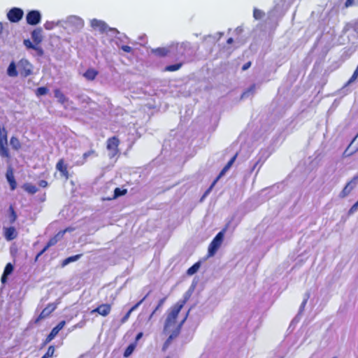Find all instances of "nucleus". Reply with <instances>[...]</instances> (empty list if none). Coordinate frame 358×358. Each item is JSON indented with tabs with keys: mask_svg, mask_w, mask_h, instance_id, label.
<instances>
[{
	"mask_svg": "<svg viewBox=\"0 0 358 358\" xmlns=\"http://www.w3.org/2000/svg\"><path fill=\"white\" fill-rule=\"evenodd\" d=\"M33 66L27 59H21L17 62H11L7 69V74L10 77H17L19 74L27 78L32 74Z\"/></svg>",
	"mask_w": 358,
	"mask_h": 358,
	"instance_id": "nucleus-1",
	"label": "nucleus"
},
{
	"mask_svg": "<svg viewBox=\"0 0 358 358\" xmlns=\"http://www.w3.org/2000/svg\"><path fill=\"white\" fill-rule=\"evenodd\" d=\"M188 298L186 297L182 300L178 301L175 305L171 306L167 311V316L164 326V331H168L171 328L173 327L176 323L178 315L185 306Z\"/></svg>",
	"mask_w": 358,
	"mask_h": 358,
	"instance_id": "nucleus-2",
	"label": "nucleus"
},
{
	"mask_svg": "<svg viewBox=\"0 0 358 358\" xmlns=\"http://www.w3.org/2000/svg\"><path fill=\"white\" fill-rule=\"evenodd\" d=\"M0 157L7 162H10L12 158L8 146V131L3 124H0Z\"/></svg>",
	"mask_w": 358,
	"mask_h": 358,
	"instance_id": "nucleus-3",
	"label": "nucleus"
},
{
	"mask_svg": "<svg viewBox=\"0 0 358 358\" xmlns=\"http://www.w3.org/2000/svg\"><path fill=\"white\" fill-rule=\"evenodd\" d=\"M224 238V231H220L213 239L210 243L208 249V257H213L215 255L217 250L222 245Z\"/></svg>",
	"mask_w": 358,
	"mask_h": 358,
	"instance_id": "nucleus-4",
	"label": "nucleus"
},
{
	"mask_svg": "<svg viewBox=\"0 0 358 358\" xmlns=\"http://www.w3.org/2000/svg\"><path fill=\"white\" fill-rule=\"evenodd\" d=\"M120 141L117 136H112L108 138L106 141V148L110 152V157L113 158L119 155Z\"/></svg>",
	"mask_w": 358,
	"mask_h": 358,
	"instance_id": "nucleus-5",
	"label": "nucleus"
},
{
	"mask_svg": "<svg viewBox=\"0 0 358 358\" xmlns=\"http://www.w3.org/2000/svg\"><path fill=\"white\" fill-rule=\"evenodd\" d=\"M185 320H186V317L181 321V322L180 324H178L177 325V327L175 328V329L172 331V333L170 334V336L166 340V341L164 342V343L162 346L163 351H166L169 348V347L171 345L173 340L179 336V334L180 333L182 325L184 323Z\"/></svg>",
	"mask_w": 358,
	"mask_h": 358,
	"instance_id": "nucleus-6",
	"label": "nucleus"
},
{
	"mask_svg": "<svg viewBox=\"0 0 358 358\" xmlns=\"http://www.w3.org/2000/svg\"><path fill=\"white\" fill-rule=\"evenodd\" d=\"M358 152V133L352 138L343 153V157H349Z\"/></svg>",
	"mask_w": 358,
	"mask_h": 358,
	"instance_id": "nucleus-7",
	"label": "nucleus"
},
{
	"mask_svg": "<svg viewBox=\"0 0 358 358\" xmlns=\"http://www.w3.org/2000/svg\"><path fill=\"white\" fill-rule=\"evenodd\" d=\"M24 15L23 10L20 8H12L7 13V18L10 22H18L22 18Z\"/></svg>",
	"mask_w": 358,
	"mask_h": 358,
	"instance_id": "nucleus-8",
	"label": "nucleus"
},
{
	"mask_svg": "<svg viewBox=\"0 0 358 358\" xmlns=\"http://www.w3.org/2000/svg\"><path fill=\"white\" fill-rule=\"evenodd\" d=\"M57 304L55 303H48L41 311L38 317L35 320V323H38L41 320L49 317L57 308Z\"/></svg>",
	"mask_w": 358,
	"mask_h": 358,
	"instance_id": "nucleus-9",
	"label": "nucleus"
},
{
	"mask_svg": "<svg viewBox=\"0 0 358 358\" xmlns=\"http://www.w3.org/2000/svg\"><path fill=\"white\" fill-rule=\"evenodd\" d=\"M27 23L29 25H36L41 20V15L38 10L29 11L26 15Z\"/></svg>",
	"mask_w": 358,
	"mask_h": 358,
	"instance_id": "nucleus-10",
	"label": "nucleus"
},
{
	"mask_svg": "<svg viewBox=\"0 0 358 358\" xmlns=\"http://www.w3.org/2000/svg\"><path fill=\"white\" fill-rule=\"evenodd\" d=\"M90 25L94 30H97L101 33H107L110 29L105 22L95 18L90 21Z\"/></svg>",
	"mask_w": 358,
	"mask_h": 358,
	"instance_id": "nucleus-11",
	"label": "nucleus"
},
{
	"mask_svg": "<svg viewBox=\"0 0 358 358\" xmlns=\"http://www.w3.org/2000/svg\"><path fill=\"white\" fill-rule=\"evenodd\" d=\"M358 181V176H354L350 181H349L342 191L339 194V197L343 199L350 194L355 187V185Z\"/></svg>",
	"mask_w": 358,
	"mask_h": 358,
	"instance_id": "nucleus-12",
	"label": "nucleus"
},
{
	"mask_svg": "<svg viewBox=\"0 0 358 358\" xmlns=\"http://www.w3.org/2000/svg\"><path fill=\"white\" fill-rule=\"evenodd\" d=\"M111 309L112 307L110 303H102L93 309L91 311V313L93 314L96 313L103 317H106L110 314Z\"/></svg>",
	"mask_w": 358,
	"mask_h": 358,
	"instance_id": "nucleus-13",
	"label": "nucleus"
},
{
	"mask_svg": "<svg viewBox=\"0 0 358 358\" xmlns=\"http://www.w3.org/2000/svg\"><path fill=\"white\" fill-rule=\"evenodd\" d=\"M56 169L60 172L61 176L66 180H68L70 177V174L68 171L67 164H65L63 158L59 159L56 164Z\"/></svg>",
	"mask_w": 358,
	"mask_h": 358,
	"instance_id": "nucleus-14",
	"label": "nucleus"
},
{
	"mask_svg": "<svg viewBox=\"0 0 358 358\" xmlns=\"http://www.w3.org/2000/svg\"><path fill=\"white\" fill-rule=\"evenodd\" d=\"M6 177L8 182L9 183L11 190H15L17 187V182L14 177V171L11 165H9L7 168Z\"/></svg>",
	"mask_w": 358,
	"mask_h": 358,
	"instance_id": "nucleus-15",
	"label": "nucleus"
},
{
	"mask_svg": "<svg viewBox=\"0 0 358 358\" xmlns=\"http://www.w3.org/2000/svg\"><path fill=\"white\" fill-rule=\"evenodd\" d=\"M3 234L5 238L8 241L14 240L17 236V232L14 227H5Z\"/></svg>",
	"mask_w": 358,
	"mask_h": 358,
	"instance_id": "nucleus-16",
	"label": "nucleus"
},
{
	"mask_svg": "<svg viewBox=\"0 0 358 358\" xmlns=\"http://www.w3.org/2000/svg\"><path fill=\"white\" fill-rule=\"evenodd\" d=\"M41 34L42 29L41 28L36 29L31 32V38L36 45L41 43L43 40Z\"/></svg>",
	"mask_w": 358,
	"mask_h": 358,
	"instance_id": "nucleus-17",
	"label": "nucleus"
},
{
	"mask_svg": "<svg viewBox=\"0 0 358 358\" xmlns=\"http://www.w3.org/2000/svg\"><path fill=\"white\" fill-rule=\"evenodd\" d=\"M238 153L236 152L234 156L227 162V164L224 166V168L222 169L219 175L217 176L218 178L220 179V178L225 174V173L231 167L233 164L234 163L235 160L237 158Z\"/></svg>",
	"mask_w": 358,
	"mask_h": 358,
	"instance_id": "nucleus-18",
	"label": "nucleus"
},
{
	"mask_svg": "<svg viewBox=\"0 0 358 358\" xmlns=\"http://www.w3.org/2000/svg\"><path fill=\"white\" fill-rule=\"evenodd\" d=\"M152 53L159 57H164L169 53V50L167 48H157L152 49Z\"/></svg>",
	"mask_w": 358,
	"mask_h": 358,
	"instance_id": "nucleus-19",
	"label": "nucleus"
},
{
	"mask_svg": "<svg viewBox=\"0 0 358 358\" xmlns=\"http://www.w3.org/2000/svg\"><path fill=\"white\" fill-rule=\"evenodd\" d=\"M99 74V72L97 70L94 69L90 68L87 69V71L84 73L83 76L87 80L92 81L94 80L97 75Z\"/></svg>",
	"mask_w": 358,
	"mask_h": 358,
	"instance_id": "nucleus-20",
	"label": "nucleus"
},
{
	"mask_svg": "<svg viewBox=\"0 0 358 358\" xmlns=\"http://www.w3.org/2000/svg\"><path fill=\"white\" fill-rule=\"evenodd\" d=\"M9 142L13 150L19 151L21 149L22 143L17 136H11Z\"/></svg>",
	"mask_w": 358,
	"mask_h": 358,
	"instance_id": "nucleus-21",
	"label": "nucleus"
},
{
	"mask_svg": "<svg viewBox=\"0 0 358 358\" xmlns=\"http://www.w3.org/2000/svg\"><path fill=\"white\" fill-rule=\"evenodd\" d=\"M55 96L58 99V101L61 104H64L68 101V98L64 94V93L59 89H55L54 90Z\"/></svg>",
	"mask_w": 358,
	"mask_h": 358,
	"instance_id": "nucleus-22",
	"label": "nucleus"
},
{
	"mask_svg": "<svg viewBox=\"0 0 358 358\" xmlns=\"http://www.w3.org/2000/svg\"><path fill=\"white\" fill-rule=\"evenodd\" d=\"M127 189H120L119 187H116L115 189H114V194L112 198H110L108 199L109 200L110 199H115L120 196H124L125 194H127Z\"/></svg>",
	"mask_w": 358,
	"mask_h": 358,
	"instance_id": "nucleus-23",
	"label": "nucleus"
},
{
	"mask_svg": "<svg viewBox=\"0 0 358 358\" xmlns=\"http://www.w3.org/2000/svg\"><path fill=\"white\" fill-rule=\"evenodd\" d=\"M82 255H83L82 254H78V255H76L71 256V257L66 258L65 259L63 260V262L62 263V266L64 267L71 262L77 261L82 257Z\"/></svg>",
	"mask_w": 358,
	"mask_h": 358,
	"instance_id": "nucleus-24",
	"label": "nucleus"
},
{
	"mask_svg": "<svg viewBox=\"0 0 358 358\" xmlns=\"http://www.w3.org/2000/svg\"><path fill=\"white\" fill-rule=\"evenodd\" d=\"M59 236L60 233H58L53 237L50 238V240L46 243V245H45V249H49L50 247L55 245L59 241Z\"/></svg>",
	"mask_w": 358,
	"mask_h": 358,
	"instance_id": "nucleus-25",
	"label": "nucleus"
},
{
	"mask_svg": "<svg viewBox=\"0 0 358 358\" xmlns=\"http://www.w3.org/2000/svg\"><path fill=\"white\" fill-rule=\"evenodd\" d=\"M23 188L27 192H28L31 194H34L36 193L38 191V188L34 185H33L31 183H25L23 185Z\"/></svg>",
	"mask_w": 358,
	"mask_h": 358,
	"instance_id": "nucleus-26",
	"label": "nucleus"
},
{
	"mask_svg": "<svg viewBox=\"0 0 358 358\" xmlns=\"http://www.w3.org/2000/svg\"><path fill=\"white\" fill-rule=\"evenodd\" d=\"M58 334V332L55 329H52L50 331V333L47 336L45 339L44 340L43 343V345L45 346L48 343H49L52 339L55 338V336Z\"/></svg>",
	"mask_w": 358,
	"mask_h": 358,
	"instance_id": "nucleus-27",
	"label": "nucleus"
},
{
	"mask_svg": "<svg viewBox=\"0 0 358 358\" xmlns=\"http://www.w3.org/2000/svg\"><path fill=\"white\" fill-rule=\"evenodd\" d=\"M183 65L182 62L177 63L175 64L168 65L164 68V71H176L179 70Z\"/></svg>",
	"mask_w": 358,
	"mask_h": 358,
	"instance_id": "nucleus-28",
	"label": "nucleus"
},
{
	"mask_svg": "<svg viewBox=\"0 0 358 358\" xmlns=\"http://www.w3.org/2000/svg\"><path fill=\"white\" fill-rule=\"evenodd\" d=\"M9 213H10V215H9V222L10 224H13L17 218V213L14 209V207L13 206V205H10L9 206Z\"/></svg>",
	"mask_w": 358,
	"mask_h": 358,
	"instance_id": "nucleus-29",
	"label": "nucleus"
},
{
	"mask_svg": "<svg viewBox=\"0 0 358 358\" xmlns=\"http://www.w3.org/2000/svg\"><path fill=\"white\" fill-rule=\"evenodd\" d=\"M136 347V343H132L129 344L127 347V348L125 349V350L124 352V354H123L124 357H129L134 351Z\"/></svg>",
	"mask_w": 358,
	"mask_h": 358,
	"instance_id": "nucleus-30",
	"label": "nucleus"
},
{
	"mask_svg": "<svg viewBox=\"0 0 358 358\" xmlns=\"http://www.w3.org/2000/svg\"><path fill=\"white\" fill-rule=\"evenodd\" d=\"M200 266L201 264L199 262H196L187 269V274L189 275H192L193 274L196 273L200 268Z\"/></svg>",
	"mask_w": 358,
	"mask_h": 358,
	"instance_id": "nucleus-31",
	"label": "nucleus"
},
{
	"mask_svg": "<svg viewBox=\"0 0 358 358\" xmlns=\"http://www.w3.org/2000/svg\"><path fill=\"white\" fill-rule=\"evenodd\" d=\"M265 15V13L264 11H262L260 9H258L257 8H255L253 9V17L255 20H261L264 17Z\"/></svg>",
	"mask_w": 358,
	"mask_h": 358,
	"instance_id": "nucleus-32",
	"label": "nucleus"
},
{
	"mask_svg": "<svg viewBox=\"0 0 358 358\" xmlns=\"http://www.w3.org/2000/svg\"><path fill=\"white\" fill-rule=\"evenodd\" d=\"M92 155L97 156L98 155L94 150H88L87 152H85V153H83V162H82V164H83L87 161V159Z\"/></svg>",
	"mask_w": 358,
	"mask_h": 358,
	"instance_id": "nucleus-33",
	"label": "nucleus"
},
{
	"mask_svg": "<svg viewBox=\"0 0 358 358\" xmlns=\"http://www.w3.org/2000/svg\"><path fill=\"white\" fill-rule=\"evenodd\" d=\"M55 352V348L54 345H50L48 347L47 352L44 354V355L41 358H49L54 355Z\"/></svg>",
	"mask_w": 358,
	"mask_h": 358,
	"instance_id": "nucleus-34",
	"label": "nucleus"
},
{
	"mask_svg": "<svg viewBox=\"0 0 358 358\" xmlns=\"http://www.w3.org/2000/svg\"><path fill=\"white\" fill-rule=\"evenodd\" d=\"M352 6H358V0H346L344 3L343 8H348Z\"/></svg>",
	"mask_w": 358,
	"mask_h": 358,
	"instance_id": "nucleus-35",
	"label": "nucleus"
},
{
	"mask_svg": "<svg viewBox=\"0 0 358 358\" xmlns=\"http://www.w3.org/2000/svg\"><path fill=\"white\" fill-rule=\"evenodd\" d=\"M48 89L46 87H40L36 89V94L38 96L45 95L48 94Z\"/></svg>",
	"mask_w": 358,
	"mask_h": 358,
	"instance_id": "nucleus-36",
	"label": "nucleus"
},
{
	"mask_svg": "<svg viewBox=\"0 0 358 358\" xmlns=\"http://www.w3.org/2000/svg\"><path fill=\"white\" fill-rule=\"evenodd\" d=\"M219 180H220V178H218V177L217 176L216 178L212 182V184L210 185V186L206 190V192H204V194L203 195V197L206 196L212 191L213 188L214 187V186L215 185V184L217 182V181Z\"/></svg>",
	"mask_w": 358,
	"mask_h": 358,
	"instance_id": "nucleus-37",
	"label": "nucleus"
},
{
	"mask_svg": "<svg viewBox=\"0 0 358 358\" xmlns=\"http://www.w3.org/2000/svg\"><path fill=\"white\" fill-rule=\"evenodd\" d=\"M13 271V266L11 263H8L5 268H4V271H3V273L5 275H10Z\"/></svg>",
	"mask_w": 358,
	"mask_h": 358,
	"instance_id": "nucleus-38",
	"label": "nucleus"
},
{
	"mask_svg": "<svg viewBox=\"0 0 358 358\" xmlns=\"http://www.w3.org/2000/svg\"><path fill=\"white\" fill-rule=\"evenodd\" d=\"M165 301H166V297H164L159 301L158 304H157V307L155 308V309L152 313L151 316L153 315L164 305Z\"/></svg>",
	"mask_w": 358,
	"mask_h": 358,
	"instance_id": "nucleus-39",
	"label": "nucleus"
},
{
	"mask_svg": "<svg viewBox=\"0 0 358 358\" xmlns=\"http://www.w3.org/2000/svg\"><path fill=\"white\" fill-rule=\"evenodd\" d=\"M23 43H24V45H25V47L27 49H32V50H34V48H35L36 43L33 44L32 42L29 39L24 40Z\"/></svg>",
	"mask_w": 358,
	"mask_h": 358,
	"instance_id": "nucleus-40",
	"label": "nucleus"
},
{
	"mask_svg": "<svg viewBox=\"0 0 358 358\" xmlns=\"http://www.w3.org/2000/svg\"><path fill=\"white\" fill-rule=\"evenodd\" d=\"M357 78H358V66H357L353 74L352 75V76L350 77L349 80L348 81V84H350V83L354 82L355 80H357Z\"/></svg>",
	"mask_w": 358,
	"mask_h": 358,
	"instance_id": "nucleus-41",
	"label": "nucleus"
},
{
	"mask_svg": "<svg viewBox=\"0 0 358 358\" xmlns=\"http://www.w3.org/2000/svg\"><path fill=\"white\" fill-rule=\"evenodd\" d=\"M148 294L145 295L141 300H140L138 302H137L135 305H134L129 311L131 313L134 310H135L146 299Z\"/></svg>",
	"mask_w": 358,
	"mask_h": 358,
	"instance_id": "nucleus-42",
	"label": "nucleus"
},
{
	"mask_svg": "<svg viewBox=\"0 0 358 358\" xmlns=\"http://www.w3.org/2000/svg\"><path fill=\"white\" fill-rule=\"evenodd\" d=\"M148 294L145 295L141 300H140L138 302H137L135 305H134L129 311L131 313L134 310H135L146 299Z\"/></svg>",
	"mask_w": 358,
	"mask_h": 358,
	"instance_id": "nucleus-43",
	"label": "nucleus"
},
{
	"mask_svg": "<svg viewBox=\"0 0 358 358\" xmlns=\"http://www.w3.org/2000/svg\"><path fill=\"white\" fill-rule=\"evenodd\" d=\"M65 324H66V322L64 320L61 321L60 322H59L57 324V325L56 327H54V329H55L57 330V331L59 333V331L64 328Z\"/></svg>",
	"mask_w": 358,
	"mask_h": 358,
	"instance_id": "nucleus-44",
	"label": "nucleus"
},
{
	"mask_svg": "<svg viewBox=\"0 0 358 358\" xmlns=\"http://www.w3.org/2000/svg\"><path fill=\"white\" fill-rule=\"evenodd\" d=\"M130 315H131V313L128 310L127 312V313L120 320L121 324L125 323L129 320Z\"/></svg>",
	"mask_w": 358,
	"mask_h": 358,
	"instance_id": "nucleus-45",
	"label": "nucleus"
},
{
	"mask_svg": "<svg viewBox=\"0 0 358 358\" xmlns=\"http://www.w3.org/2000/svg\"><path fill=\"white\" fill-rule=\"evenodd\" d=\"M357 209H358V203H357V202H356L355 203H354V204L352 206V207L350 208L348 213H349V214H352V213H354L355 211H357Z\"/></svg>",
	"mask_w": 358,
	"mask_h": 358,
	"instance_id": "nucleus-46",
	"label": "nucleus"
},
{
	"mask_svg": "<svg viewBox=\"0 0 358 358\" xmlns=\"http://www.w3.org/2000/svg\"><path fill=\"white\" fill-rule=\"evenodd\" d=\"M34 50H36L39 56H42L43 55V49L38 46V45L36 44L35 48H34Z\"/></svg>",
	"mask_w": 358,
	"mask_h": 358,
	"instance_id": "nucleus-47",
	"label": "nucleus"
},
{
	"mask_svg": "<svg viewBox=\"0 0 358 358\" xmlns=\"http://www.w3.org/2000/svg\"><path fill=\"white\" fill-rule=\"evenodd\" d=\"M121 49L125 52H131L132 51V48L127 45H122Z\"/></svg>",
	"mask_w": 358,
	"mask_h": 358,
	"instance_id": "nucleus-48",
	"label": "nucleus"
},
{
	"mask_svg": "<svg viewBox=\"0 0 358 358\" xmlns=\"http://www.w3.org/2000/svg\"><path fill=\"white\" fill-rule=\"evenodd\" d=\"M48 182L46 180H41L39 181L38 182V185L41 187H46L48 186Z\"/></svg>",
	"mask_w": 358,
	"mask_h": 358,
	"instance_id": "nucleus-49",
	"label": "nucleus"
},
{
	"mask_svg": "<svg viewBox=\"0 0 358 358\" xmlns=\"http://www.w3.org/2000/svg\"><path fill=\"white\" fill-rule=\"evenodd\" d=\"M143 332H139L136 338H135V341L134 343H136V345L137 344V342L143 337Z\"/></svg>",
	"mask_w": 358,
	"mask_h": 358,
	"instance_id": "nucleus-50",
	"label": "nucleus"
},
{
	"mask_svg": "<svg viewBox=\"0 0 358 358\" xmlns=\"http://www.w3.org/2000/svg\"><path fill=\"white\" fill-rule=\"evenodd\" d=\"M251 66V62H246L243 66H242V70L243 71H245L247 70L248 69H249Z\"/></svg>",
	"mask_w": 358,
	"mask_h": 358,
	"instance_id": "nucleus-51",
	"label": "nucleus"
},
{
	"mask_svg": "<svg viewBox=\"0 0 358 358\" xmlns=\"http://www.w3.org/2000/svg\"><path fill=\"white\" fill-rule=\"evenodd\" d=\"M48 249H45V247L37 254L38 257H41Z\"/></svg>",
	"mask_w": 358,
	"mask_h": 358,
	"instance_id": "nucleus-52",
	"label": "nucleus"
},
{
	"mask_svg": "<svg viewBox=\"0 0 358 358\" xmlns=\"http://www.w3.org/2000/svg\"><path fill=\"white\" fill-rule=\"evenodd\" d=\"M7 275H5L4 273L2 274L1 275V280L2 282H5L6 279H7Z\"/></svg>",
	"mask_w": 358,
	"mask_h": 358,
	"instance_id": "nucleus-53",
	"label": "nucleus"
},
{
	"mask_svg": "<svg viewBox=\"0 0 358 358\" xmlns=\"http://www.w3.org/2000/svg\"><path fill=\"white\" fill-rule=\"evenodd\" d=\"M233 42H234V39H233L232 38H229L227 39V43L228 44H231V43H232Z\"/></svg>",
	"mask_w": 358,
	"mask_h": 358,
	"instance_id": "nucleus-54",
	"label": "nucleus"
},
{
	"mask_svg": "<svg viewBox=\"0 0 358 358\" xmlns=\"http://www.w3.org/2000/svg\"><path fill=\"white\" fill-rule=\"evenodd\" d=\"M39 257H38V255H36V256L35 257V259H34V262H36L38 260Z\"/></svg>",
	"mask_w": 358,
	"mask_h": 358,
	"instance_id": "nucleus-55",
	"label": "nucleus"
},
{
	"mask_svg": "<svg viewBox=\"0 0 358 358\" xmlns=\"http://www.w3.org/2000/svg\"><path fill=\"white\" fill-rule=\"evenodd\" d=\"M357 203H358V200H357Z\"/></svg>",
	"mask_w": 358,
	"mask_h": 358,
	"instance_id": "nucleus-56",
	"label": "nucleus"
}]
</instances>
